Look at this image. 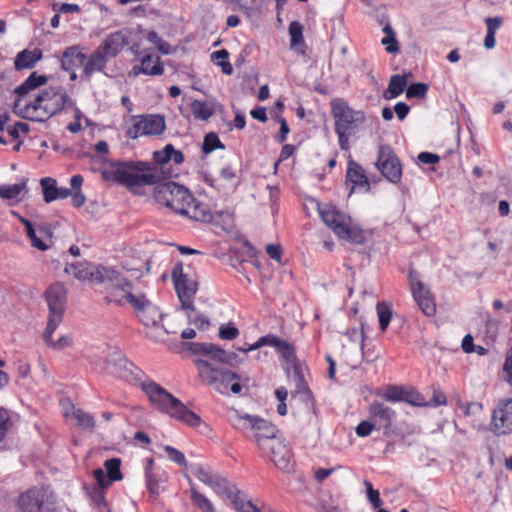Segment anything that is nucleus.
<instances>
[{"mask_svg":"<svg viewBox=\"0 0 512 512\" xmlns=\"http://www.w3.org/2000/svg\"><path fill=\"white\" fill-rule=\"evenodd\" d=\"M105 368L109 373L115 374L126 381L139 383L151 404L159 411L190 427L200 425L201 418L188 409L178 398L156 382L149 379L143 380L144 373L142 370L130 362L121 351L113 349L109 352Z\"/></svg>","mask_w":512,"mask_h":512,"instance_id":"obj_1","label":"nucleus"},{"mask_svg":"<svg viewBox=\"0 0 512 512\" xmlns=\"http://www.w3.org/2000/svg\"><path fill=\"white\" fill-rule=\"evenodd\" d=\"M105 368L109 373L115 374L126 381L139 383L151 404L159 411L190 427L200 425L201 418L188 409L178 398L156 382L149 379L143 380L144 373L142 370L130 362L121 351L113 349L109 352Z\"/></svg>","mask_w":512,"mask_h":512,"instance_id":"obj_2","label":"nucleus"},{"mask_svg":"<svg viewBox=\"0 0 512 512\" xmlns=\"http://www.w3.org/2000/svg\"><path fill=\"white\" fill-rule=\"evenodd\" d=\"M47 76L38 75L36 72L15 89L17 99L14 102L13 111L18 116L37 122L50 119L56 113L73 102L61 87H48L35 95L31 100L29 95L32 91L43 86L47 82Z\"/></svg>","mask_w":512,"mask_h":512,"instance_id":"obj_3","label":"nucleus"},{"mask_svg":"<svg viewBox=\"0 0 512 512\" xmlns=\"http://www.w3.org/2000/svg\"><path fill=\"white\" fill-rule=\"evenodd\" d=\"M102 174L105 179H113L128 188L153 185L160 179L155 165L141 161L117 162L111 171L105 170Z\"/></svg>","mask_w":512,"mask_h":512,"instance_id":"obj_4","label":"nucleus"},{"mask_svg":"<svg viewBox=\"0 0 512 512\" xmlns=\"http://www.w3.org/2000/svg\"><path fill=\"white\" fill-rule=\"evenodd\" d=\"M110 303L117 306H124L129 303L137 312L140 321L146 326L157 325L163 316L159 308L145 294L136 290L126 277L116 293H112Z\"/></svg>","mask_w":512,"mask_h":512,"instance_id":"obj_5","label":"nucleus"},{"mask_svg":"<svg viewBox=\"0 0 512 512\" xmlns=\"http://www.w3.org/2000/svg\"><path fill=\"white\" fill-rule=\"evenodd\" d=\"M331 115L335 122V133L342 150L350 149L349 139L363 126L366 118L362 110H354L340 98L331 100Z\"/></svg>","mask_w":512,"mask_h":512,"instance_id":"obj_6","label":"nucleus"},{"mask_svg":"<svg viewBox=\"0 0 512 512\" xmlns=\"http://www.w3.org/2000/svg\"><path fill=\"white\" fill-rule=\"evenodd\" d=\"M65 272L72 274L80 281L90 280L97 284L104 285L106 301L110 302L112 293L118 290L121 283H124L125 276L112 268L93 266L89 263H75L65 267Z\"/></svg>","mask_w":512,"mask_h":512,"instance_id":"obj_7","label":"nucleus"},{"mask_svg":"<svg viewBox=\"0 0 512 512\" xmlns=\"http://www.w3.org/2000/svg\"><path fill=\"white\" fill-rule=\"evenodd\" d=\"M262 346H271L281 355V357L293 368V381L295 384V393L305 394L307 398L311 397V392L305 382L304 376L296 363L294 347L291 343L279 338L274 334H267L260 337L254 344L248 348H239V351L247 353L256 350Z\"/></svg>","mask_w":512,"mask_h":512,"instance_id":"obj_8","label":"nucleus"},{"mask_svg":"<svg viewBox=\"0 0 512 512\" xmlns=\"http://www.w3.org/2000/svg\"><path fill=\"white\" fill-rule=\"evenodd\" d=\"M231 423L235 429L247 434V436L251 435L261 450H266L274 440L279 438L277 428L256 415H240L236 412L231 419Z\"/></svg>","mask_w":512,"mask_h":512,"instance_id":"obj_9","label":"nucleus"},{"mask_svg":"<svg viewBox=\"0 0 512 512\" xmlns=\"http://www.w3.org/2000/svg\"><path fill=\"white\" fill-rule=\"evenodd\" d=\"M198 373L203 382L208 385L214 386L220 393H225L228 385L233 394H239L242 386L239 383L240 376L227 369H222L213 366L207 360L198 359L195 361Z\"/></svg>","mask_w":512,"mask_h":512,"instance_id":"obj_10","label":"nucleus"},{"mask_svg":"<svg viewBox=\"0 0 512 512\" xmlns=\"http://www.w3.org/2000/svg\"><path fill=\"white\" fill-rule=\"evenodd\" d=\"M155 200L172 209L175 213L182 214L194 198L188 189L175 182H164L158 184L154 189Z\"/></svg>","mask_w":512,"mask_h":512,"instance_id":"obj_11","label":"nucleus"},{"mask_svg":"<svg viewBox=\"0 0 512 512\" xmlns=\"http://www.w3.org/2000/svg\"><path fill=\"white\" fill-rule=\"evenodd\" d=\"M323 222L341 239L360 242V231L351 226V218L336 207L326 206L319 209Z\"/></svg>","mask_w":512,"mask_h":512,"instance_id":"obj_12","label":"nucleus"},{"mask_svg":"<svg viewBox=\"0 0 512 512\" xmlns=\"http://www.w3.org/2000/svg\"><path fill=\"white\" fill-rule=\"evenodd\" d=\"M46 301L49 307L47 322V335L56 330L61 323L67 301V290L62 283L52 284L45 292Z\"/></svg>","mask_w":512,"mask_h":512,"instance_id":"obj_13","label":"nucleus"},{"mask_svg":"<svg viewBox=\"0 0 512 512\" xmlns=\"http://www.w3.org/2000/svg\"><path fill=\"white\" fill-rule=\"evenodd\" d=\"M172 278L181 308L194 311V297L198 289L197 281L188 273H184L182 264L175 265Z\"/></svg>","mask_w":512,"mask_h":512,"instance_id":"obj_14","label":"nucleus"},{"mask_svg":"<svg viewBox=\"0 0 512 512\" xmlns=\"http://www.w3.org/2000/svg\"><path fill=\"white\" fill-rule=\"evenodd\" d=\"M133 124L127 130V137L137 139L144 135H160L165 129V120L160 115L133 116Z\"/></svg>","mask_w":512,"mask_h":512,"instance_id":"obj_15","label":"nucleus"},{"mask_svg":"<svg viewBox=\"0 0 512 512\" xmlns=\"http://www.w3.org/2000/svg\"><path fill=\"white\" fill-rule=\"evenodd\" d=\"M376 166L388 181L394 184L400 182L402 167L391 147L385 145L379 147Z\"/></svg>","mask_w":512,"mask_h":512,"instance_id":"obj_16","label":"nucleus"},{"mask_svg":"<svg viewBox=\"0 0 512 512\" xmlns=\"http://www.w3.org/2000/svg\"><path fill=\"white\" fill-rule=\"evenodd\" d=\"M409 280L413 298L420 310L428 317L433 316L436 312V305L430 290L415 277L412 271H410Z\"/></svg>","mask_w":512,"mask_h":512,"instance_id":"obj_17","label":"nucleus"},{"mask_svg":"<svg viewBox=\"0 0 512 512\" xmlns=\"http://www.w3.org/2000/svg\"><path fill=\"white\" fill-rule=\"evenodd\" d=\"M492 431L497 435H506L512 432V398L501 400L494 409Z\"/></svg>","mask_w":512,"mask_h":512,"instance_id":"obj_18","label":"nucleus"},{"mask_svg":"<svg viewBox=\"0 0 512 512\" xmlns=\"http://www.w3.org/2000/svg\"><path fill=\"white\" fill-rule=\"evenodd\" d=\"M189 350L193 354L209 356L212 360L229 365L235 364L237 354L226 352L221 347L212 343H191Z\"/></svg>","mask_w":512,"mask_h":512,"instance_id":"obj_19","label":"nucleus"},{"mask_svg":"<svg viewBox=\"0 0 512 512\" xmlns=\"http://www.w3.org/2000/svg\"><path fill=\"white\" fill-rule=\"evenodd\" d=\"M265 451L269 452V457L274 465L283 471H290L293 467L292 454L286 443L277 438Z\"/></svg>","mask_w":512,"mask_h":512,"instance_id":"obj_20","label":"nucleus"},{"mask_svg":"<svg viewBox=\"0 0 512 512\" xmlns=\"http://www.w3.org/2000/svg\"><path fill=\"white\" fill-rule=\"evenodd\" d=\"M368 413L377 429H383L385 433H387L396 418L395 411L379 401H374L369 406Z\"/></svg>","mask_w":512,"mask_h":512,"instance_id":"obj_21","label":"nucleus"},{"mask_svg":"<svg viewBox=\"0 0 512 512\" xmlns=\"http://www.w3.org/2000/svg\"><path fill=\"white\" fill-rule=\"evenodd\" d=\"M346 182L351 184L349 196L354 192L355 188H362L365 191L370 189L368 178L364 169L356 162L350 160L346 172Z\"/></svg>","mask_w":512,"mask_h":512,"instance_id":"obj_22","label":"nucleus"},{"mask_svg":"<svg viewBox=\"0 0 512 512\" xmlns=\"http://www.w3.org/2000/svg\"><path fill=\"white\" fill-rule=\"evenodd\" d=\"M127 44L126 35L122 31H117L108 35L99 48L111 59L116 57Z\"/></svg>","mask_w":512,"mask_h":512,"instance_id":"obj_23","label":"nucleus"},{"mask_svg":"<svg viewBox=\"0 0 512 512\" xmlns=\"http://www.w3.org/2000/svg\"><path fill=\"white\" fill-rule=\"evenodd\" d=\"M181 215L199 222H213L214 216L208 206L203 203L196 202L189 203Z\"/></svg>","mask_w":512,"mask_h":512,"instance_id":"obj_24","label":"nucleus"},{"mask_svg":"<svg viewBox=\"0 0 512 512\" xmlns=\"http://www.w3.org/2000/svg\"><path fill=\"white\" fill-rule=\"evenodd\" d=\"M110 60L104 51L98 47L87 59L84 65V74L88 77L92 76L95 72H102Z\"/></svg>","mask_w":512,"mask_h":512,"instance_id":"obj_25","label":"nucleus"},{"mask_svg":"<svg viewBox=\"0 0 512 512\" xmlns=\"http://www.w3.org/2000/svg\"><path fill=\"white\" fill-rule=\"evenodd\" d=\"M19 220L25 226L27 236L30 239V241L32 243V246L37 248L38 250H41V251L47 250L48 249V245L45 243L43 237L48 238V239L50 238V235H49L48 231L46 229H44V228H39L38 232L41 235L39 237L37 235V232L34 229L32 223L29 220H27V219H25L23 217H19Z\"/></svg>","mask_w":512,"mask_h":512,"instance_id":"obj_26","label":"nucleus"},{"mask_svg":"<svg viewBox=\"0 0 512 512\" xmlns=\"http://www.w3.org/2000/svg\"><path fill=\"white\" fill-rule=\"evenodd\" d=\"M86 56L79 51L77 46L68 47L61 58V67L65 71H73L75 67L83 65Z\"/></svg>","mask_w":512,"mask_h":512,"instance_id":"obj_27","label":"nucleus"},{"mask_svg":"<svg viewBox=\"0 0 512 512\" xmlns=\"http://www.w3.org/2000/svg\"><path fill=\"white\" fill-rule=\"evenodd\" d=\"M42 58L40 49L23 50L15 58L14 66L17 70L32 68Z\"/></svg>","mask_w":512,"mask_h":512,"instance_id":"obj_28","label":"nucleus"},{"mask_svg":"<svg viewBox=\"0 0 512 512\" xmlns=\"http://www.w3.org/2000/svg\"><path fill=\"white\" fill-rule=\"evenodd\" d=\"M214 492L226 499L230 500L238 492L237 487L230 483L225 477L217 474L209 486Z\"/></svg>","mask_w":512,"mask_h":512,"instance_id":"obj_29","label":"nucleus"},{"mask_svg":"<svg viewBox=\"0 0 512 512\" xmlns=\"http://www.w3.org/2000/svg\"><path fill=\"white\" fill-rule=\"evenodd\" d=\"M186 479L190 485L191 491V500L193 504L201 511V512H216L214 504L208 499L205 495L198 492L193 483L192 479L188 474H185Z\"/></svg>","mask_w":512,"mask_h":512,"instance_id":"obj_30","label":"nucleus"},{"mask_svg":"<svg viewBox=\"0 0 512 512\" xmlns=\"http://www.w3.org/2000/svg\"><path fill=\"white\" fill-rule=\"evenodd\" d=\"M407 86V78L405 75H393L389 80L387 89L383 93V98L392 100L402 94Z\"/></svg>","mask_w":512,"mask_h":512,"instance_id":"obj_31","label":"nucleus"},{"mask_svg":"<svg viewBox=\"0 0 512 512\" xmlns=\"http://www.w3.org/2000/svg\"><path fill=\"white\" fill-rule=\"evenodd\" d=\"M163 71L164 68L159 62V58H157V62L152 65V57L150 55L143 57L140 65L134 66L132 69L134 75H139L140 73L146 75H161Z\"/></svg>","mask_w":512,"mask_h":512,"instance_id":"obj_32","label":"nucleus"},{"mask_svg":"<svg viewBox=\"0 0 512 512\" xmlns=\"http://www.w3.org/2000/svg\"><path fill=\"white\" fill-rule=\"evenodd\" d=\"M191 111L193 116L201 121L208 120L214 113V105L212 102L194 100L191 103Z\"/></svg>","mask_w":512,"mask_h":512,"instance_id":"obj_33","label":"nucleus"},{"mask_svg":"<svg viewBox=\"0 0 512 512\" xmlns=\"http://www.w3.org/2000/svg\"><path fill=\"white\" fill-rule=\"evenodd\" d=\"M237 512H261L259 508L248 499L247 495L238 490L230 501Z\"/></svg>","mask_w":512,"mask_h":512,"instance_id":"obj_34","label":"nucleus"},{"mask_svg":"<svg viewBox=\"0 0 512 512\" xmlns=\"http://www.w3.org/2000/svg\"><path fill=\"white\" fill-rule=\"evenodd\" d=\"M190 470L200 482L208 487L217 476V473H215L209 466L203 464H191Z\"/></svg>","mask_w":512,"mask_h":512,"instance_id":"obj_35","label":"nucleus"},{"mask_svg":"<svg viewBox=\"0 0 512 512\" xmlns=\"http://www.w3.org/2000/svg\"><path fill=\"white\" fill-rule=\"evenodd\" d=\"M26 179H22L19 183L12 185L0 186V198L2 199H15L26 188Z\"/></svg>","mask_w":512,"mask_h":512,"instance_id":"obj_36","label":"nucleus"},{"mask_svg":"<svg viewBox=\"0 0 512 512\" xmlns=\"http://www.w3.org/2000/svg\"><path fill=\"white\" fill-rule=\"evenodd\" d=\"M289 35H290V46L292 49L297 50L300 45L304 44L303 27L299 22L293 21L290 23Z\"/></svg>","mask_w":512,"mask_h":512,"instance_id":"obj_37","label":"nucleus"},{"mask_svg":"<svg viewBox=\"0 0 512 512\" xmlns=\"http://www.w3.org/2000/svg\"><path fill=\"white\" fill-rule=\"evenodd\" d=\"M54 331L55 330H52L48 336L47 328L45 329L43 337L47 345H49L51 348L55 350H62L72 345L73 340L69 335H63L57 341H53L52 334Z\"/></svg>","mask_w":512,"mask_h":512,"instance_id":"obj_38","label":"nucleus"},{"mask_svg":"<svg viewBox=\"0 0 512 512\" xmlns=\"http://www.w3.org/2000/svg\"><path fill=\"white\" fill-rule=\"evenodd\" d=\"M73 415L80 428L90 432L94 431L95 419L91 414L84 412L81 409H76Z\"/></svg>","mask_w":512,"mask_h":512,"instance_id":"obj_39","label":"nucleus"},{"mask_svg":"<svg viewBox=\"0 0 512 512\" xmlns=\"http://www.w3.org/2000/svg\"><path fill=\"white\" fill-rule=\"evenodd\" d=\"M41 186L43 189L44 201L46 203H50L57 199V196H56L57 187H56V181L54 179H52V178L41 179Z\"/></svg>","mask_w":512,"mask_h":512,"instance_id":"obj_40","label":"nucleus"},{"mask_svg":"<svg viewBox=\"0 0 512 512\" xmlns=\"http://www.w3.org/2000/svg\"><path fill=\"white\" fill-rule=\"evenodd\" d=\"M377 314L381 331H385L391 321L392 311L386 303L377 304Z\"/></svg>","mask_w":512,"mask_h":512,"instance_id":"obj_41","label":"nucleus"},{"mask_svg":"<svg viewBox=\"0 0 512 512\" xmlns=\"http://www.w3.org/2000/svg\"><path fill=\"white\" fill-rule=\"evenodd\" d=\"M120 464L121 461L118 458H111L105 461L104 466L107 470V475L110 480L117 481L122 479Z\"/></svg>","mask_w":512,"mask_h":512,"instance_id":"obj_42","label":"nucleus"},{"mask_svg":"<svg viewBox=\"0 0 512 512\" xmlns=\"http://www.w3.org/2000/svg\"><path fill=\"white\" fill-rule=\"evenodd\" d=\"M217 148L224 149V145L221 143L219 137L215 133H208L203 140L202 151L205 154H209Z\"/></svg>","mask_w":512,"mask_h":512,"instance_id":"obj_43","label":"nucleus"},{"mask_svg":"<svg viewBox=\"0 0 512 512\" xmlns=\"http://www.w3.org/2000/svg\"><path fill=\"white\" fill-rule=\"evenodd\" d=\"M427 91L428 85L424 83H413L406 89V97L422 99L426 96Z\"/></svg>","mask_w":512,"mask_h":512,"instance_id":"obj_44","label":"nucleus"},{"mask_svg":"<svg viewBox=\"0 0 512 512\" xmlns=\"http://www.w3.org/2000/svg\"><path fill=\"white\" fill-rule=\"evenodd\" d=\"M164 451L169 460L175 462L179 466L186 467L187 462L184 454L172 446H165Z\"/></svg>","mask_w":512,"mask_h":512,"instance_id":"obj_45","label":"nucleus"},{"mask_svg":"<svg viewBox=\"0 0 512 512\" xmlns=\"http://www.w3.org/2000/svg\"><path fill=\"white\" fill-rule=\"evenodd\" d=\"M173 151V145L167 144L162 150L153 153V160L156 164L163 165L171 161L170 153Z\"/></svg>","mask_w":512,"mask_h":512,"instance_id":"obj_46","label":"nucleus"},{"mask_svg":"<svg viewBox=\"0 0 512 512\" xmlns=\"http://www.w3.org/2000/svg\"><path fill=\"white\" fill-rule=\"evenodd\" d=\"M404 390V388L399 386H389L384 393V398L390 402L403 401Z\"/></svg>","mask_w":512,"mask_h":512,"instance_id":"obj_47","label":"nucleus"},{"mask_svg":"<svg viewBox=\"0 0 512 512\" xmlns=\"http://www.w3.org/2000/svg\"><path fill=\"white\" fill-rule=\"evenodd\" d=\"M403 402L413 406H425L424 398L415 390H404Z\"/></svg>","mask_w":512,"mask_h":512,"instance_id":"obj_48","label":"nucleus"},{"mask_svg":"<svg viewBox=\"0 0 512 512\" xmlns=\"http://www.w3.org/2000/svg\"><path fill=\"white\" fill-rule=\"evenodd\" d=\"M374 429H377V426L370 419V420H363V421H361L357 425L355 431H356L357 436H359V437H367V436H369L371 434V432Z\"/></svg>","mask_w":512,"mask_h":512,"instance_id":"obj_49","label":"nucleus"},{"mask_svg":"<svg viewBox=\"0 0 512 512\" xmlns=\"http://www.w3.org/2000/svg\"><path fill=\"white\" fill-rule=\"evenodd\" d=\"M147 39L149 42L156 45L157 48L159 49V51H161L162 53H164V54L169 53V48H170L169 44L167 42L163 41L156 32H154V31L149 32L147 35Z\"/></svg>","mask_w":512,"mask_h":512,"instance_id":"obj_50","label":"nucleus"},{"mask_svg":"<svg viewBox=\"0 0 512 512\" xmlns=\"http://www.w3.org/2000/svg\"><path fill=\"white\" fill-rule=\"evenodd\" d=\"M238 335H239V330L231 324L222 325L219 328V337L223 340H233V339L237 338Z\"/></svg>","mask_w":512,"mask_h":512,"instance_id":"obj_51","label":"nucleus"},{"mask_svg":"<svg viewBox=\"0 0 512 512\" xmlns=\"http://www.w3.org/2000/svg\"><path fill=\"white\" fill-rule=\"evenodd\" d=\"M146 484L149 492L153 495L159 494L158 480L149 468L146 469Z\"/></svg>","mask_w":512,"mask_h":512,"instance_id":"obj_52","label":"nucleus"},{"mask_svg":"<svg viewBox=\"0 0 512 512\" xmlns=\"http://www.w3.org/2000/svg\"><path fill=\"white\" fill-rule=\"evenodd\" d=\"M28 132H29V125L24 122H17L13 125V127L8 129V133L13 139H18L20 136V133H28Z\"/></svg>","mask_w":512,"mask_h":512,"instance_id":"obj_53","label":"nucleus"},{"mask_svg":"<svg viewBox=\"0 0 512 512\" xmlns=\"http://www.w3.org/2000/svg\"><path fill=\"white\" fill-rule=\"evenodd\" d=\"M485 23L487 26V33L496 34V31L500 28L503 23V19L501 17H488L485 19Z\"/></svg>","mask_w":512,"mask_h":512,"instance_id":"obj_54","label":"nucleus"},{"mask_svg":"<svg viewBox=\"0 0 512 512\" xmlns=\"http://www.w3.org/2000/svg\"><path fill=\"white\" fill-rule=\"evenodd\" d=\"M93 475L101 488L109 486L110 483L112 482V480L109 479L108 475L102 469L94 470Z\"/></svg>","mask_w":512,"mask_h":512,"instance_id":"obj_55","label":"nucleus"},{"mask_svg":"<svg viewBox=\"0 0 512 512\" xmlns=\"http://www.w3.org/2000/svg\"><path fill=\"white\" fill-rule=\"evenodd\" d=\"M381 42L386 46V51L388 53H395L399 50L398 42L395 36L384 37Z\"/></svg>","mask_w":512,"mask_h":512,"instance_id":"obj_56","label":"nucleus"},{"mask_svg":"<svg viewBox=\"0 0 512 512\" xmlns=\"http://www.w3.org/2000/svg\"><path fill=\"white\" fill-rule=\"evenodd\" d=\"M266 253L271 259L279 263L281 262V247L279 245L268 244L266 246Z\"/></svg>","mask_w":512,"mask_h":512,"instance_id":"obj_57","label":"nucleus"},{"mask_svg":"<svg viewBox=\"0 0 512 512\" xmlns=\"http://www.w3.org/2000/svg\"><path fill=\"white\" fill-rule=\"evenodd\" d=\"M9 421V414L7 410L0 409V441L4 438L6 431H7V425Z\"/></svg>","mask_w":512,"mask_h":512,"instance_id":"obj_58","label":"nucleus"},{"mask_svg":"<svg viewBox=\"0 0 512 512\" xmlns=\"http://www.w3.org/2000/svg\"><path fill=\"white\" fill-rule=\"evenodd\" d=\"M418 160L423 164H434L439 162L440 157L437 154L429 152H421L418 155Z\"/></svg>","mask_w":512,"mask_h":512,"instance_id":"obj_59","label":"nucleus"},{"mask_svg":"<svg viewBox=\"0 0 512 512\" xmlns=\"http://www.w3.org/2000/svg\"><path fill=\"white\" fill-rule=\"evenodd\" d=\"M394 111L399 120H404L410 111V107L404 102H398L394 106Z\"/></svg>","mask_w":512,"mask_h":512,"instance_id":"obj_60","label":"nucleus"},{"mask_svg":"<svg viewBox=\"0 0 512 512\" xmlns=\"http://www.w3.org/2000/svg\"><path fill=\"white\" fill-rule=\"evenodd\" d=\"M503 371L506 374V381L512 385V352L505 359Z\"/></svg>","mask_w":512,"mask_h":512,"instance_id":"obj_61","label":"nucleus"},{"mask_svg":"<svg viewBox=\"0 0 512 512\" xmlns=\"http://www.w3.org/2000/svg\"><path fill=\"white\" fill-rule=\"evenodd\" d=\"M279 123H280V130H279V134L277 135V140H278V142L283 143L286 140V137L290 130H289L288 124L284 118H280Z\"/></svg>","mask_w":512,"mask_h":512,"instance_id":"obj_62","label":"nucleus"},{"mask_svg":"<svg viewBox=\"0 0 512 512\" xmlns=\"http://www.w3.org/2000/svg\"><path fill=\"white\" fill-rule=\"evenodd\" d=\"M431 403L434 405V406H440V405H444L447 403V399H446V396L444 395V393H442L441 391L439 390H435L433 392V397L431 399Z\"/></svg>","mask_w":512,"mask_h":512,"instance_id":"obj_63","label":"nucleus"},{"mask_svg":"<svg viewBox=\"0 0 512 512\" xmlns=\"http://www.w3.org/2000/svg\"><path fill=\"white\" fill-rule=\"evenodd\" d=\"M250 114L254 119L259 120L260 122L264 123L267 121L266 109L264 107L253 109Z\"/></svg>","mask_w":512,"mask_h":512,"instance_id":"obj_64","label":"nucleus"}]
</instances>
